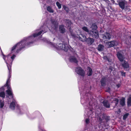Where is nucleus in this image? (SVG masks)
I'll return each mask as SVG.
<instances>
[{
	"label": "nucleus",
	"instance_id": "f257e3e1",
	"mask_svg": "<svg viewBox=\"0 0 131 131\" xmlns=\"http://www.w3.org/2000/svg\"><path fill=\"white\" fill-rule=\"evenodd\" d=\"M51 21L52 26L51 27V29L54 30L56 31L58 27V23L57 21H56L54 20H52ZM48 28L50 30V27L49 26L47 25V26L44 25L41 27L40 29L36 30L32 36H31L27 38H25L13 46L11 50L12 53L14 52L15 50L16 49V52L18 53L25 47V46L29 47L31 46L33 42L35 41V38L40 35L42 33L43 34L46 32Z\"/></svg>",
	"mask_w": 131,
	"mask_h": 131
},
{
	"label": "nucleus",
	"instance_id": "f03ea898",
	"mask_svg": "<svg viewBox=\"0 0 131 131\" xmlns=\"http://www.w3.org/2000/svg\"><path fill=\"white\" fill-rule=\"evenodd\" d=\"M2 55L3 56V58L6 62L7 66L9 71L8 78L7 80L6 86L7 87L8 90L6 91L7 94L9 96H11L12 98H13V94L12 90L9 85L10 84V73L11 72V66L13 60L16 57V56L14 54H13L10 57V58L12 60V61L10 59V54H9L7 56H5L2 52Z\"/></svg>",
	"mask_w": 131,
	"mask_h": 131
},
{
	"label": "nucleus",
	"instance_id": "7ed1b4c3",
	"mask_svg": "<svg viewBox=\"0 0 131 131\" xmlns=\"http://www.w3.org/2000/svg\"><path fill=\"white\" fill-rule=\"evenodd\" d=\"M93 105H90L89 104V108H87L86 107L85 108L86 109V111L85 112L86 114L85 115H86V116L89 117V118L86 119L85 120V122L86 124H88L89 123V118H92L94 117L93 115V112H94V110L93 108H93Z\"/></svg>",
	"mask_w": 131,
	"mask_h": 131
},
{
	"label": "nucleus",
	"instance_id": "20e7f679",
	"mask_svg": "<svg viewBox=\"0 0 131 131\" xmlns=\"http://www.w3.org/2000/svg\"><path fill=\"white\" fill-rule=\"evenodd\" d=\"M48 43L52 47H54L58 50H63L66 52L68 51L69 47L67 44L59 43L58 45H56L55 44H53L50 42H49Z\"/></svg>",
	"mask_w": 131,
	"mask_h": 131
},
{
	"label": "nucleus",
	"instance_id": "39448f33",
	"mask_svg": "<svg viewBox=\"0 0 131 131\" xmlns=\"http://www.w3.org/2000/svg\"><path fill=\"white\" fill-rule=\"evenodd\" d=\"M82 29L84 31L88 32L90 36L96 38H99V33L98 32L96 31H92L89 30L88 28L86 27H83Z\"/></svg>",
	"mask_w": 131,
	"mask_h": 131
},
{
	"label": "nucleus",
	"instance_id": "423d86ee",
	"mask_svg": "<svg viewBox=\"0 0 131 131\" xmlns=\"http://www.w3.org/2000/svg\"><path fill=\"white\" fill-rule=\"evenodd\" d=\"M75 72L79 75L82 76L84 77L85 74L84 71L80 67H77L75 69Z\"/></svg>",
	"mask_w": 131,
	"mask_h": 131
},
{
	"label": "nucleus",
	"instance_id": "0eeeda50",
	"mask_svg": "<svg viewBox=\"0 0 131 131\" xmlns=\"http://www.w3.org/2000/svg\"><path fill=\"white\" fill-rule=\"evenodd\" d=\"M3 87H2L0 89V96L3 98L5 97V93L4 92H1L2 90H3ZM4 105V101H2L0 100V108H2L3 107Z\"/></svg>",
	"mask_w": 131,
	"mask_h": 131
},
{
	"label": "nucleus",
	"instance_id": "6e6552de",
	"mask_svg": "<svg viewBox=\"0 0 131 131\" xmlns=\"http://www.w3.org/2000/svg\"><path fill=\"white\" fill-rule=\"evenodd\" d=\"M15 107L19 110V105L17 104L16 101L15 99H13V101L10 104V107L11 109L14 110V109Z\"/></svg>",
	"mask_w": 131,
	"mask_h": 131
},
{
	"label": "nucleus",
	"instance_id": "1a4fd4ad",
	"mask_svg": "<svg viewBox=\"0 0 131 131\" xmlns=\"http://www.w3.org/2000/svg\"><path fill=\"white\" fill-rule=\"evenodd\" d=\"M107 46L108 47H111L114 46H117L118 44V42L115 41H113L108 42L106 43Z\"/></svg>",
	"mask_w": 131,
	"mask_h": 131
},
{
	"label": "nucleus",
	"instance_id": "9d476101",
	"mask_svg": "<svg viewBox=\"0 0 131 131\" xmlns=\"http://www.w3.org/2000/svg\"><path fill=\"white\" fill-rule=\"evenodd\" d=\"M117 58L121 62L124 61V57L121 53V52H117Z\"/></svg>",
	"mask_w": 131,
	"mask_h": 131
},
{
	"label": "nucleus",
	"instance_id": "9b49d317",
	"mask_svg": "<svg viewBox=\"0 0 131 131\" xmlns=\"http://www.w3.org/2000/svg\"><path fill=\"white\" fill-rule=\"evenodd\" d=\"M127 4V2H126L122 1L119 2L118 4L120 7L123 9L125 8V6Z\"/></svg>",
	"mask_w": 131,
	"mask_h": 131
},
{
	"label": "nucleus",
	"instance_id": "f8f14e48",
	"mask_svg": "<svg viewBox=\"0 0 131 131\" xmlns=\"http://www.w3.org/2000/svg\"><path fill=\"white\" fill-rule=\"evenodd\" d=\"M121 64L125 70H127L129 67V64L125 60L121 62Z\"/></svg>",
	"mask_w": 131,
	"mask_h": 131
},
{
	"label": "nucleus",
	"instance_id": "ddd939ff",
	"mask_svg": "<svg viewBox=\"0 0 131 131\" xmlns=\"http://www.w3.org/2000/svg\"><path fill=\"white\" fill-rule=\"evenodd\" d=\"M107 79L106 78L103 77L101 79L100 82L102 86H105Z\"/></svg>",
	"mask_w": 131,
	"mask_h": 131
},
{
	"label": "nucleus",
	"instance_id": "4468645a",
	"mask_svg": "<svg viewBox=\"0 0 131 131\" xmlns=\"http://www.w3.org/2000/svg\"><path fill=\"white\" fill-rule=\"evenodd\" d=\"M69 60L71 62H74L75 63H78V61L76 58L74 56H71L69 58Z\"/></svg>",
	"mask_w": 131,
	"mask_h": 131
},
{
	"label": "nucleus",
	"instance_id": "2eb2a0df",
	"mask_svg": "<svg viewBox=\"0 0 131 131\" xmlns=\"http://www.w3.org/2000/svg\"><path fill=\"white\" fill-rule=\"evenodd\" d=\"M111 36L110 33L106 32L104 35H102V37L104 39L106 40L107 39L109 40L111 38Z\"/></svg>",
	"mask_w": 131,
	"mask_h": 131
},
{
	"label": "nucleus",
	"instance_id": "dca6fc26",
	"mask_svg": "<svg viewBox=\"0 0 131 131\" xmlns=\"http://www.w3.org/2000/svg\"><path fill=\"white\" fill-rule=\"evenodd\" d=\"M79 39L82 41H85L87 39L85 36L82 34L79 35Z\"/></svg>",
	"mask_w": 131,
	"mask_h": 131
},
{
	"label": "nucleus",
	"instance_id": "f3484780",
	"mask_svg": "<svg viewBox=\"0 0 131 131\" xmlns=\"http://www.w3.org/2000/svg\"><path fill=\"white\" fill-rule=\"evenodd\" d=\"M59 30L60 32L62 33H64L65 32V29L64 28V26L63 25H61L59 26Z\"/></svg>",
	"mask_w": 131,
	"mask_h": 131
},
{
	"label": "nucleus",
	"instance_id": "a211bd4d",
	"mask_svg": "<svg viewBox=\"0 0 131 131\" xmlns=\"http://www.w3.org/2000/svg\"><path fill=\"white\" fill-rule=\"evenodd\" d=\"M87 73L88 76H90L92 75L93 71L92 69L89 67H88L87 68Z\"/></svg>",
	"mask_w": 131,
	"mask_h": 131
},
{
	"label": "nucleus",
	"instance_id": "6ab92c4d",
	"mask_svg": "<svg viewBox=\"0 0 131 131\" xmlns=\"http://www.w3.org/2000/svg\"><path fill=\"white\" fill-rule=\"evenodd\" d=\"M90 28H92V31H97L98 32V31L96 30V29L97 28V27L96 26V24L95 23H93L92 24L91 26V27Z\"/></svg>",
	"mask_w": 131,
	"mask_h": 131
},
{
	"label": "nucleus",
	"instance_id": "aec40b11",
	"mask_svg": "<svg viewBox=\"0 0 131 131\" xmlns=\"http://www.w3.org/2000/svg\"><path fill=\"white\" fill-rule=\"evenodd\" d=\"M85 41H86L88 43L92 44L94 42V39L90 38H87Z\"/></svg>",
	"mask_w": 131,
	"mask_h": 131
},
{
	"label": "nucleus",
	"instance_id": "412c9836",
	"mask_svg": "<svg viewBox=\"0 0 131 131\" xmlns=\"http://www.w3.org/2000/svg\"><path fill=\"white\" fill-rule=\"evenodd\" d=\"M103 105L104 106L107 108L110 107V105L108 102L106 100L104 101L103 102Z\"/></svg>",
	"mask_w": 131,
	"mask_h": 131
},
{
	"label": "nucleus",
	"instance_id": "4be33fe9",
	"mask_svg": "<svg viewBox=\"0 0 131 131\" xmlns=\"http://www.w3.org/2000/svg\"><path fill=\"white\" fill-rule=\"evenodd\" d=\"M104 48V46L103 45L100 44L98 46L97 49L99 51H102L103 50Z\"/></svg>",
	"mask_w": 131,
	"mask_h": 131
},
{
	"label": "nucleus",
	"instance_id": "5701e85b",
	"mask_svg": "<svg viewBox=\"0 0 131 131\" xmlns=\"http://www.w3.org/2000/svg\"><path fill=\"white\" fill-rule=\"evenodd\" d=\"M66 25L68 26V27H70L72 24V23L71 21L69 19L66 20Z\"/></svg>",
	"mask_w": 131,
	"mask_h": 131
},
{
	"label": "nucleus",
	"instance_id": "b1692460",
	"mask_svg": "<svg viewBox=\"0 0 131 131\" xmlns=\"http://www.w3.org/2000/svg\"><path fill=\"white\" fill-rule=\"evenodd\" d=\"M127 103L128 106H131V95L129 96L127 99Z\"/></svg>",
	"mask_w": 131,
	"mask_h": 131
},
{
	"label": "nucleus",
	"instance_id": "393cba45",
	"mask_svg": "<svg viewBox=\"0 0 131 131\" xmlns=\"http://www.w3.org/2000/svg\"><path fill=\"white\" fill-rule=\"evenodd\" d=\"M118 99L116 98L114 99V100H113L112 103H114V107H115L117 105V104L118 103Z\"/></svg>",
	"mask_w": 131,
	"mask_h": 131
},
{
	"label": "nucleus",
	"instance_id": "a878e982",
	"mask_svg": "<svg viewBox=\"0 0 131 131\" xmlns=\"http://www.w3.org/2000/svg\"><path fill=\"white\" fill-rule=\"evenodd\" d=\"M47 10L50 13H53L54 12L53 10L50 6H48L47 7Z\"/></svg>",
	"mask_w": 131,
	"mask_h": 131
},
{
	"label": "nucleus",
	"instance_id": "bb28decb",
	"mask_svg": "<svg viewBox=\"0 0 131 131\" xmlns=\"http://www.w3.org/2000/svg\"><path fill=\"white\" fill-rule=\"evenodd\" d=\"M125 98H122L120 101V104L122 106H124L125 104Z\"/></svg>",
	"mask_w": 131,
	"mask_h": 131
},
{
	"label": "nucleus",
	"instance_id": "cd10ccee",
	"mask_svg": "<svg viewBox=\"0 0 131 131\" xmlns=\"http://www.w3.org/2000/svg\"><path fill=\"white\" fill-rule=\"evenodd\" d=\"M104 117V115H101V116L99 117L98 118V119L100 122H101L102 121V118H103Z\"/></svg>",
	"mask_w": 131,
	"mask_h": 131
},
{
	"label": "nucleus",
	"instance_id": "c85d7f7f",
	"mask_svg": "<svg viewBox=\"0 0 131 131\" xmlns=\"http://www.w3.org/2000/svg\"><path fill=\"white\" fill-rule=\"evenodd\" d=\"M56 4L59 9H60L61 8V4L58 2H56Z\"/></svg>",
	"mask_w": 131,
	"mask_h": 131
},
{
	"label": "nucleus",
	"instance_id": "c756f323",
	"mask_svg": "<svg viewBox=\"0 0 131 131\" xmlns=\"http://www.w3.org/2000/svg\"><path fill=\"white\" fill-rule=\"evenodd\" d=\"M128 115L129 114L128 113H126L125 114H124L123 116V119L124 120L126 119L127 117L128 116Z\"/></svg>",
	"mask_w": 131,
	"mask_h": 131
},
{
	"label": "nucleus",
	"instance_id": "7c9ffc66",
	"mask_svg": "<svg viewBox=\"0 0 131 131\" xmlns=\"http://www.w3.org/2000/svg\"><path fill=\"white\" fill-rule=\"evenodd\" d=\"M63 8L67 12H68L69 11V9L68 8L65 6H63Z\"/></svg>",
	"mask_w": 131,
	"mask_h": 131
},
{
	"label": "nucleus",
	"instance_id": "2f4dec72",
	"mask_svg": "<svg viewBox=\"0 0 131 131\" xmlns=\"http://www.w3.org/2000/svg\"><path fill=\"white\" fill-rule=\"evenodd\" d=\"M80 94H81V102L82 103V104H83V98H82V95H83V94H82V93H81V92L80 91Z\"/></svg>",
	"mask_w": 131,
	"mask_h": 131
},
{
	"label": "nucleus",
	"instance_id": "473e14b6",
	"mask_svg": "<svg viewBox=\"0 0 131 131\" xmlns=\"http://www.w3.org/2000/svg\"><path fill=\"white\" fill-rule=\"evenodd\" d=\"M121 74H122V76H124V77L125 76V73L124 72H121Z\"/></svg>",
	"mask_w": 131,
	"mask_h": 131
},
{
	"label": "nucleus",
	"instance_id": "72a5a7b5",
	"mask_svg": "<svg viewBox=\"0 0 131 131\" xmlns=\"http://www.w3.org/2000/svg\"><path fill=\"white\" fill-rule=\"evenodd\" d=\"M116 86L117 87V88H118L119 87H120V86H121V85H120V84H117V85H116Z\"/></svg>",
	"mask_w": 131,
	"mask_h": 131
},
{
	"label": "nucleus",
	"instance_id": "f704fd0d",
	"mask_svg": "<svg viewBox=\"0 0 131 131\" xmlns=\"http://www.w3.org/2000/svg\"><path fill=\"white\" fill-rule=\"evenodd\" d=\"M111 2H112L113 3H114L115 2V1L114 0H111Z\"/></svg>",
	"mask_w": 131,
	"mask_h": 131
},
{
	"label": "nucleus",
	"instance_id": "c9c22d12",
	"mask_svg": "<svg viewBox=\"0 0 131 131\" xmlns=\"http://www.w3.org/2000/svg\"><path fill=\"white\" fill-rule=\"evenodd\" d=\"M39 129L41 130V131H45V130H44L43 129H41L39 127Z\"/></svg>",
	"mask_w": 131,
	"mask_h": 131
},
{
	"label": "nucleus",
	"instance_id": "e433bc0d",
	"mask_svg": "<svg viewBox=\"0 0 131 131\" xmlns=\"http://www.w3.org/2000/svg\"><path fill=\"white\" fill-rule=\"evenodd\" d=\"M107 58V57H105V56L104 57V59H106Z\"/></svg>",
	"mask_w": 131,
	"mask_h": 131
},
{
	"label": "nucleus",
	"instance_id": "4c0bfd02",
	"mask_svg": "<svg viewBox=\"0 0 131 131\" xmlns=\"http://www.w3.org/2000/svg\"><path fill=\"white\" fill-rule=\"evenodd\" d=\"M86 102H85V103H84V104H86Z\"/></svg>",
	"mask_w": 131,
	"mask_h": 131
},
{
	"label": "nucleus",
	"instance_id": "58836bf2",
	"mask_svg": "<svg viewBox=\"0 0 131 131\" xmlns=\"http://www.w3.org/2000/svg\"><path fill=\"white\" fill-rule=\"evenodd\" d=\"M111 69V70H112V69Z\"/></svg>",
	"mask_w": 131,
	"mask_h": 131
},
{
	"label": "nucleus",
	"instance_id": "ea45409f",
	"mask_svg": "<svg viewBox=\"0 0 131 131\" xmlns=\"http://www.w3.org/2000/svg\"><path fill=\"white\" fill-rule=\"evenodd\" d=\"M130 37L131 38V37Z\"/></svg>",
	"mask_w": 131,
	"mask_h": 131
}]
</instances>
